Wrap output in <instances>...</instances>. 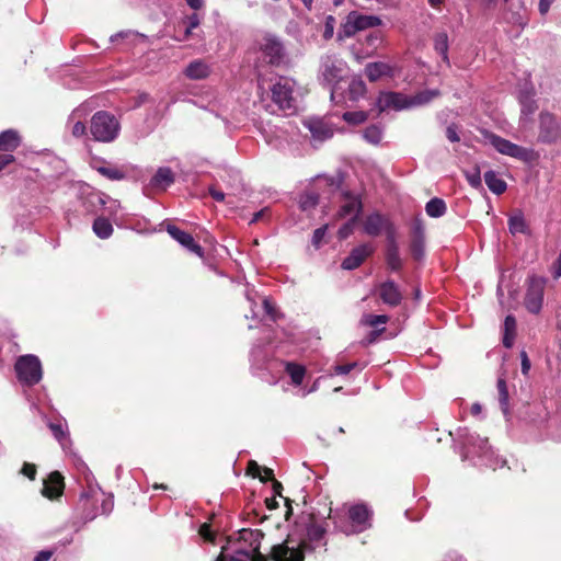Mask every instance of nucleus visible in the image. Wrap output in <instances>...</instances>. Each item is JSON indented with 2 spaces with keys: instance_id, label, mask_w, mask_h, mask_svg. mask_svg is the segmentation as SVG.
<instances>
[{
  "instance_id": "12",
  "label": "nucleus",
  "mask_w": 561,
  "mask_h": 561,
  "mask_svg": "<svg viewBox=\"0 0 561 561\" xmlns=\"http://www.w3.org/2000/svg\"><path fill=\"white\" fill-rule=\"evenodd\" d=\"M304 125L317 140L332 138L335 133L334 125L325 117H308L304 121Z\"/></svg>"
},
{
  "instance_id": "30",
  "label": "nucleus",
  "mask_w": 561,
  "mask_h": 561,
  "mask_svg": "<svg viewBox=\"0 0 561 561\" xmlns=\"http://www.w3.org/2000/svg\"><path fill=\"white\" fill-rule=\"evenodd\" d=\"M516 333V320L513 316H506L504 320V335H503V345L507 348H511L514 344Z\"/></svg>"
},
{
  "instance_id": "31",
  "label": "nucleus",
  "mask_w": 561,
  "mask_h": 561,
  "mask_svg": "<svg viewBox=\"0 0 561 561\" xmlns=\"http://www.w3.org/2000/svg\"><path fill=\"white\" fill-rule=\"evenodd\" d=\"M425 210L430 217L439 218L445 215L447 206L442 198L434 197L426 203Z\"/></svg>"
},
{
  "instance_id": "44",
  "label": "nucleus",
  "mask_w": 561,
  "mask_h": 561,
  "mask_svg": "<svg viewBox=\"0 0 561 561\" xmlns=\"http://www.w3.org/2000/svg\"><path fill=\"white\" fill-rule=\"evenodd\" d=\"M99 172L110 180H122L124 178V173L114 168L101 167Z\"/></svg>"
},
{
  "instance_id": "59",
  "label": "nucleus",
  "mask_w": 561,
  "mask_h": 561,
  "mask_svg": "<svg viewBox=\"0 0 561 561\" xmlns=\"http://www.w3.org/2000/svg\"><path fill=\"white\" fill-rule=\"evenodd\" d=\"M85 134V126L83 123L81 122H78L75 124L73 128H72V135L76 137V138H80L82 137L83 135Z\"/></svg>"
},
{
  "instance_id": "38",
  "label": "nucleus",
  "mask_w": 561,
  "mask_h": 561,
  "mask_svg": "<svg viewBox=\"0 0 561 561\" xmlns=\"http://www.w3.org/2000/svg\"><path fill=\"white\" fill-rule=\"evenodd\" d=\"M424 240L425 238H412L411 240V253L417 261L424 256Z\"/></svg>"
},
{
  "instance_id": "37",
  "label": "nucleus",
  "mask_w": 561,
  "mask_h": 561,
  "mask_svg": "<svg viewBox=\"0 0 561 561\" xmlns=\"http://www.w3.org/2000/svg\"><path fill=\"white\" fill-rule=\"evenodd\" d=\"M465 174H466V179H467L468 183L472 187H474V188L481 187V185H482L481 170L478 165H474L472 168V170L465 171Z\"/></svg>"
},
{
  "instance_id": "36",
  "label": "nucleus",
  "mask_w": 561,
  "mask_h": 561,
  "mask_svg": "<svg viewBox=\"0 0 561 561\" xmlns=\"http://www.w3.org/2000/svg\"><path fill=\"white\" fill-rule=\"evenodd\" d=\"M300 208L305 211L314 208L318 205V195L313 192H307L300 196Z\"/></svg>"
},
{
  "instance_id": "56",
  "label": "nucleus",
  "mask_w": 561,
  "mask_h": 561,
  "mask_svg": "<svg viewBox=\"0 0 561 561\" xmlns=\"http://www.w3.org/2000/svg\"><path fill=\"white\" fill-rule=\"evenodd\" d=\"M446 137L448 140H460L457 125L453 124L446 128Z\"/></svg>"
},
{
  "instance_id": "10",
  "label": "nucleus",
  "mask_w": 561,
  "mask_h": 561,
  "mask_svg": "<svg viewBox=\"0 0 561 561\" xmlns=\"http://www.w3.org/2000/svg\"><path fill=\"white\" fill-rule=\"evenodd\" d=\"M545 286L546 279L543 277L531 276L529 278L525 297V307L529 312L538 313L541 310Z\"/></svg>"
},
{
  "instance_id": "17",
  "label": "nucleus",
  "mask_w": 561,
  "mask_h": 561,
  "mask_svg": "<svg viewBox=\"0 0 561 561\" xmlns=\"http://www.w3.org/2000/svg\"><path fill=\"white\" fill-rule=\"evenodd\" d=\"M264 59L271 65H278L283 58V45L273 37H265L261 46Z\"/></svg>"
},
{
  "instance_id": "53",
  "label": "nucleus",
  "mask_w": 561,
  "mask_h": 561,
  "mask_svg": "<svg viewBox=\"0 0 561 561\" xmlns=\"http://www.w3.org/2000/svg\"><path fill=\"white\" fill-rule=\"evenodd\" d=\"M263 307L266 312V314L272 319L276 320L277 313L274 305L266 298L263 299Z\"/></svg>"
},
{
  "instance_id": "49",
  "label": "nucleus",
  "mask_w": 561,
  "mask_h": 561,
  "mask_svg": "<svg viewBox=\"0 0 561 561\" xmlns=\"http://www.w3.org/2000/svg\"><path fill=\"white\" fill-rule=\"evenodd\" d=\"M412 238H425L423 222L419 218L412 224Z\"/></svg>"
},
{
  "instance_id": "46",
  "label": "nucleus",
  "mask_w": 561,
  "mask_h": 561,
  "mask_svg": "<svg viewBox=\"0 0 561 561\" xmlns=\"http://www.w3.org/2000/svg\"><path fill=\"white\" fill-rule=\"evenodd\" d=\"M327 230H328V226L324 225L318 229L314 230L313 232V236H312V244L316 247V248H319L325 233H327Z\"/></svg>"
},
{
  "instance_id": "62",
  "label": "nucleus",
  "mask_w": 561,
  "mask_h": 561,
  "mask_svg": "<svg viewBox=\"0 0 561 561\" xmlns=\"http://www.w3.org/2000/svg\"><path fill=\"white\" fill-rule=\"evenodd\" d=\"M260 470H261V468H260V466L255 461L251 460L249 462V465H248V473H250L253 477H259L260 476Z\"/></svg>"
},
{
  "instance_id": "48",
  "label": "nucleus",
  "mask_w": 561,
  "mask_h": 561,
  "mask_svg": "<svg viewBox=\"0 0 561 561\" xmlns=\"http://www.w3.org/2000/svg\"><path fill=\"white\" fill-rule=\"evenodd\" d=\"M495 150L502 154L511 156V151L513 150L514 142H492Z\"/></svg>"
},
{
  "instance_id": "23",
  "label": "nucleus",
  "mask_w": 561,
  "mask_h": 561,
  "mask_svg": "<svg viewBox=\"0 0 561 561\" xmlns=\"http://www.w3.org/2000/svg\"><path fill=\"white\" fill-rule=\"evenodd\" d=\"M362 211V203L357 196H350L347 195L345 197V201L343 205L340 207L339 210V217L345 218L351 217V219L356 220L358 215Z\"/></svg>"
},
{
  "instance_id": "50",
  "label": "nucleus",
  "mask_w": 561,
  "mask_h": 561,
  "mask_svg": "<svg viewBox=\"0 0 561 561\" xmlns=\"http://www.w3.org/2000/svg\"><path fill=\"white\" fill-rule=\"evenodd\" d=\"M21 473L27 477L30 480H34L36 476V467L33 463L24 462Z\"/></svg>"
},
{
  "instance_id": "26",
  "label": "nucleus",
  "mask_w": 561,
  "mask_h": 561,
  "mask_svg": "<svg viewBox=\"0 0 561 561\" xmlns=\"http://www.w3.org/2000/svg\"><path fill=\"white\" fill-rule=\"evenodd\" d=\"M484 182L489 190L496 195L503 194L507 188L506 182L492 170L484 173Z\"/></svg>"
},
{
  "instance_id": "33",
  "label": "nucleus",
  "mask_w": 561,
  "mask_h": 561,
  "mask_svg": "<svg viewBox=\"0 0 561 561\" xmlns=\"http://www.w3.org/2000/svg\"><path fill=\"white\" fill-rule=\"evenodd\" d=\"M496 388H497V392H499V402H500L501 410L506 415L508 413V408H510L508 390H507L506 381L503 377H499Z\"/></svg>"
},
{
  "instance_id": "43",
  "label": "nucleus",
  "mask_w": 561,
  "mask_h": 561,
  "mask_svg": "<svg viewBox=\"0 0 561 561\" xmlns=\"http://www.w3.org/2000/svg\"><path fill=\"white\" fill-rule=\"evenodd\" d=\"M382 136V129L378 125H370L365 129V140H379Z\"/></svg>"
},
{
  "instance_id": "40",
  "label": "nucleus",
  "mask_w": 561,
  "mask_h": 561,
  "mask_svg": "<svg viewBox=\"0 0 561 561\" xmlns=\"http://www.w3.org/2000/svg\"><path fill=\"white\" fill-rule=\"evenodd\" d=\"M343 118L345 122L352 125H358L364 123L367 119L366 112L358 111V112H346L343 114Z\"/></svg>"
},
{
  "instance_id": "52",
  "label": "nucleus",
  "mask_w": 561,
  "mask_h": 561,
  "mask_svg": "<svg viewBox=\"0 0 561 561\" xmlns=\"http://www.w3.org/2000/svg\"><path fill=\"white\" fill-rule=\"evenodd\" d=\"M335 25V19L332 15L327 16L325 19V30H324V37L330 38L333 35Z\"/></svg>"
},
{
  "instance_id": "5",
  "label": "nucleus",
  "mask_w": 561,
  "mask_h": 561,
  "mask_svg": "<svg viewBox=\"0 0 561 561\" xmlns=\"http://www.w3.org/2000/svg\"><path fill=\"white\" fill-rule=\"evenodd\" d=\"M272 100L278 108L286 114H293L298 108V95L296 82L286 77H280L271 88Z\"/></svg>"
},
{
  "instance_id": "13",
  "label": "nucleus",
  "mask_w": 561,
  "mask_h": 561,
  "mask_svg": "<svg viewBox=\"0 0 561 561\" xmlns=\"http://www.w3.org/2000/svg\"><path fill=\"white\" fill-rule=\"evenodd\" d=\"M272 559L274 561H304L305 553L300 547L289 546V540L272 548Z\"/></svg>"
},
{
  "instance_id": "57",
  "label": "nucleus",
  "mask_w": 561,
  "mask_h": 561,
  "mask_svg": "<svg viewBox=\"0 0 561 561\" xmlns=\"http://www.w3.org/2000/svg\"><path fill=\"white\" fill-rule=\"evenodd\" d=\"M520 360H522V363H520L522 373H523V375H527L530 370V360L525 351H522V353H520Z\"/></svg>"
},
{
  "instance_id": "51",
  "label": "nucleus",
  "mask_w": 561,
  "mask_h": 561,
  "mask_svg": "<svg viewBox=\"0 0 561 561\" xmlns=\"http://www.w3.org/2000/svg\"><path fill=\"white\" fill-rule=\"evenodd\" d=\"M199 25V19H198V15L197 14H192L190 18H188V24L185 28V38H188L191 33H192V30L197 27Z\"/></svg>"
},
{
  "instance_id": "27",
  "label": "nucleus",
  "mask_w": 561,
  "mask_h": 561,
  "mask_svg": "<svg viewBox=\"0 0 561 561\" xmlns=\"http://www.w3.org/2000/svg\"><path fill=\"white\" fill-rule=\"evenodd\" d=\"M510 157L520 160L525 163H533L538 160L539 154L531 148L522 147L514 142V147Z\"/></svg>"
},
{
  "instance_id": "25",
  "label": "nucleus",
  "mask_w": 561,
  "mask_h": 561,
  "mask_svg": "<svg viewBox=\"0 0 561 561\" xmlns=\"http://www.w3.org/2000/svg\"><path fill=\"white\" fill-rule=\"evenodd\" d=\"M391 73V67L385 62H369L365 67V75L371 81L375 82L383 76Z\"/></svg>"
},
{
  "instance_id": "64",
  "label": "nucleus",
  "mask_w": 561,
  "mask_h": 561,
  "mask_svg": "<svg viewBox=\"0 0 561 561\" xmlns=\"http://www.w3.org/2000/svg\"><path fill=\"white\" fill-rule=\"evenodd\" d=\"M51 557V551H48V550H43V551H39L35 558H34V561H48Z\"/></svg>"
},
{
  "instance_id": "32",
  "label": "nucleus",
  "mask_w": 561,
  "mask_h": 561,
  "mask_svg": "<svg viewBox=\"0 0 561 561\" xmlns=\"http://www.w3.org/2000/svg\"><path fill=\"white\" fill-rule=\"evenodd\" d=\"M93 231L99 238L107 239L113 233V226L107 219L99 217L93 222Z\"/></svg>"
},
{
  "instance_id": "21",
  "label": "nucleus",
  "mask_w": 561,
  "mask_h": 561,
  "mask_svg": "<svg viewBox=\"0 0 561 561\" xmlns=\"http://www.w3.org/2000/svg\"><path fill=\"white\" fill-rule=\"evenodd\" d=\"M184 75L191 80H203L210 75V67L205 60L196 59L186 66Z\"/></svg>"
},
{
  "instance_id": "63",
  "label": "nucleus",
  "mask_w": 561,
  "mask_h": 561,
  "mask_svg": "<svg viewBox=\"0 0 561 561\" xmlns=\"http://www.w3.org/2000/svg\"><path fill=\"white\" fill-rule=\"evenodd\" d=\"M554 0H540L539 1V12L545 15L548 13L549 9H550V5L551 3L553 2Z\"/></svg>"
},
{
  "instance_id": "18",
  "label": "nucleus",
  "mask_w": 561,
  "mask_h": 561,
  "mask_svg": "<svg viewBox=\"0 0 561 561\" xmlns=\"http://www.w3.org/2000/svg\"><path fill=\"white\" fill-rule=\"evenodd\" d=\"M388 228H390L389 219L378 213L369 215L364 222V231L371 237L379 236Z\"/></svg>"
},
{
  "instance_id": "2",
  "label": "nucleus",
  "mask_w": 561,
  "mask_h": 561,
  "mask_svg": "<svg viewBox=\"0 0 561 561\" xmlns=\"http://www.w3.org/2000/svg\"><path fill=\"white\" fill-rule=\"evenodd\" d=\"M263 536L259 529H242L239 540L232 546L222 547L215 561H266L260 552Z\"/></svg>"
},
{
  "instance_id": "28",
  "label": "nucleus",
  "mask_w": 561,
  "mask_h": 561,
  "mask_svg": "<svg viewBox=\"0 0 561 561\" xmlns=\"http://www.w3.org/2000/svg\"><path fill=\"white\" fill-rule=\"evenodd\" d=\"M282 364L285 366V370L289 375L293 385L300 386L306 375V368L293 362H284Z\"/></svg>"
},
{
  "instance_id": "34",
  "label": "nucleus",
  "mask_w": 561,
  "mask_h": 561,
  "mask_svg": "<svg viewBox=\"0 0 561 561\" xmlns=\"http://www.w3.org/2000/svg\"><path fill=\"white\" fill-rule=\"evenodd\" d=\"M387 265L391 271H398L402 266V261L399 253V248L392 245V248H387L386 253Z\"/></svg>"
},
{
  "instance_id": "20",
  "label": "nucleus",
  "mask_w": 561,
  "mask_h": 561,
  "mask_svg": "<svg viewBox=\"0 0 561 561\" xmlns=\"http://www.w3.org/2000/svg\"><path fill=\"white\" fill-rule=\"evenodd\" d=\"M64 490V478L55 471L48 476V479L44 482L43 495L48 499H56L61 495Z\"/></svg>"
},
{
  "instance_id": "4",
  "label": "nucleus",
  "mask_w": 561,
  "mask_h": 561,
  "mask_svg": "<svg viewBox=\"0 0 561 561\" xmlns=\"http://www.w3.org/2000/svg\"><path fill=\"white\" fill-rule=\"evenodd\" d=\"M373 511L365 503H356L347 510V522L341 523L335 519L334 524L346 535L359 534L371 527Z\"/></svg>"
},
{
  "instance_id": "19",
  "label": "nucleus",
  "mask_w": 561,
  "mask_h": 561,
  "mask_svg": "<svg viewBox=\"0 0 561 561\" xmlns=\"http://www.w3.org/2000/svg\"><path fill=\"white\" fill-rule=\"evenodd\" d=\"M381 300L389 306H398L402 300V294L393 280H387L379 287Z\"/></svg>"
},
{
  "instance_id": "58",
  "label": "nucleus",
  "mask_w": 561,
  "mask_h": 561,
  "mask_svg": "<svg viewBox=\"0 0 561 561\" xmlns=\"http://www.w3.org/2000/svg\"><path fill=\"white\" fill-rule=\"evenodd\" d=\"M385 232L387 233V241H388L387 248H392V245L398 247L396 237H394V228L391 222H390V228L386 229Z\"/></svg>"
},
{
  "instance_id": "47",
  "label": "nucleus",
  "mask_w": 561,
  "mask_h": 561,
  "mask_svg": "<svg viewBox=\"0 0 561 561\" xmlns=\"http://www.w3.org/2000/svg\"><path fill=\"white\" fill-rule=\"evenodd\" d=\"M355 221L354 219H350L346 224H344L340 229H339V238L340 239H346L352 232H353V229H354V225H355Z\"/></svg>"
},
{
  "instance_id": "29",
  "label": "nucleus",
  "mask_w": 561,
  "mask_h": 561,
  "mask_svg": "<svg viewBox=\"0 0 561 561\" xmlns=\"http://www.w3.org/2000/svg\"><path fill=\"white\" fill-rule=\"evenodd\" d=\"M534 93L530 91H523L519 94V102L522 106V116L526 118L529 115H533L537 110V104L534 100Z\"/></svg>"
},
{
  "instance_id": "39",
  "label": "nucleus",
  "mask_w": 561,
  "mask_h": 561,
  "mask_svg": "<svg viewBox=\"0 0 561 561\" xmlns=\"http://www.w3.org/2000/svg\"><path fill=\"white\" fill-rule=\"evenodd\" d=\"M389 318L385 314H365L362 321L369 327L377 328L386 324Z\"/></svg>"
},
{
  "instance_id": "15",
  "label": "nucleus",
  "mask_w": 561,
  "mask_h": 561,
  "mask_svg": "<svg viewBox=\"0 0 561 561\" xmlns=\"http://www.w3.org/2000/svg\"><path fill=\"white\" fill-rule=\"evenodd\" d=\"M373 252H374V248L370 244H368V243L360 244L351 251V253L343 260L341 266H342V268L347 270V271L355 270Z\"/></svg>"
},
{
  "instance_id": "8",
  "label": "nucleus",
  "mask_w": 561,
  "mask_h": 561,
  "mask_svg": "<svg viewBox=\"0 0 561 561\" xmlns=\"http://www.w3.org/2000/svg\"><path fill=\"white\" fill-rule=\"evenodd\" d=\"M15 373L18 379L27 386L36 385L43 377L42 364L35 355H22L16 359Z\"/></svg>"
},
{
  "instance_id": "14",
  "label": "nucleus",
  "mask_w": 561,
  "mask_h": 561,
  "mask_svg": "<svg viewBox=\"0 0 561 561\" xmlns=\"http://www.w3.org/2000/svg\"><path fill=\"white\" fill-rule=\"evenodd\" d=\"M167 231L174 240H176L182 247L187 249L190 252L198 255L199 257L204 255L202 247L195 242L194 238L190 233L182 231L176 226L171 224L167 226Z\"/></svg>"
},
{
  "instance_id": "60",
  "label": "nucleus",
  "mask_w": 561,
  "mask_h": 561,
  "mask_svg": "<svg viewBox=\"0 0 561 561\" xmlns=\"http://www.w3.org/2000/svg\"><path fill=\"white\" fill-rule=\"evenodd\" d=\"M209 194L210 196L217 201V202H224L225 201V193L217 190L215 186L209 187Z\"/></svg>"
},
{
  "instance_id": "22",
  "label": "nucleus",
  "mask_w": 561,
  "mask_h": 561,
  "mask_svg": "<svg viewBox=\"0 0 561 561\" xmlns=\"http://www.w3.org/2000/svg\"><path fill=\"white\" fill-rule=\"evenodd\" d=\"M174 182V173L170 168H159L151 178L149 185L157 190H167Z\"/></svg>"
},
{
  "instance_id": "3",
  "label": "nucleus",
  "mask_w": 561,
  "mask_h": 561,
  "mask_svg": "<svg viewBox=\"0 0 561 561\" xmlns=\"http://www.w3.org/2000/svg\"><path fill=\"white\" fill-rule=\"evenodd\" d=\"M437 90H424L414 95H408L401 92L386 91L380 92L376 105L380 112L404 111L428 104L437 98Z\"/></svg>"
},
{
  "instance_id": "42",
  "label": "nucleus",
  "mask_w": 561,
  "mask_h": 561,
  "mask_svg": "<svg viewBox=\"0 0 561 561\" xmlns=\"http://www.w3.org/2000/svg\"><path fill=\"white\" fill-rule=\"evenodd\" d=\"M355 368H357L360 371L364 368V366L357 362H353L345 365H335L333 367V373L330 375H347Z\"/></svg>"
},
{
  "instance_id": "16",
  "label": "nucleus",
  "mask_w": 561,
  "mask_h": 561,
  "mask_svg": "<svg viewBox=\"0 0 561 561\" xmlns=\"http://www.w3.org/2000/svg\"><path fill=\"white\" fill-rule=\"evenodd\" d=\"M541 140H553L561 137V126L558 119L550 113L540 114Z\"/></svg>"
},
{
  "instance_id": "24",
  "label": "nucleus",
  "mask_w": 561,
  "mask_h": 561,
  "mask_svg": "<svg viewBox=\"0 0 561 561\" xmlns=\"http://www.w3.org/2000/svg\"><path fill=\"white\" fill-rule=\"evenodd\" d=\"M508 230L512 234L529 233L528 224L524 217V214L520 210L515 211L508 218Z\"/></svg>"
},
{
  "instance_id": "9",
  "label": "nucleus",
  "mask_w": 561,
  "mask_h": 561,
  "mask_svg": "<svg viewBox=\"0 0 561 561\" xmlns=\"http://www.w3.org/2000/svg\"><path fill=\"white\" fill-rule=\"evenodd\" d=\"M346 72V62L335 55H327L321 58L319 79L328 85L342 80Z\"/></svg>"
},
{
  "instance_id": "1",
  "label": "nucleus",
  "mask_w": 561,
  "mask_h": 561,
  "mask_svg": "<svg viewBox=\"0 0 561 561\" xmlns=\"http://www.w3.org/2000/svg\"><path fill=\"white\" fill-rule=\"evenodd\" d=\"M454 440L460 446L462 460H471L476 466H484L493 470L503 467L506 460L500 458L488 447V439L481 438L468 428H458Z\"/></svg>"
},
{
  "instance_id": "6",
  "label": "nucleus",
  "mask_w": 561,
  "mask_h": 561,
  "mask_svg": "<svg viewBox=\"0 0 561 561\" xmlns=\"http://www.w3.org/2000/svg\"><path fill=\"white\" fill-rule=\"evenodd\" d=\"M118 119L105 111L96 112L91 119V133L94 140H114L119 133Z\"/></svg>"
},
{
  "instance_id": "55",
  "label": "nucleus",
  "mask_w": 561,
  "mask_h": 561,
  "mask_svg": "<svg viewBox=\"0 0 561 561\" xmlns=\"http://www.w3.org/2000/svg\"><path fill=\"white\" fill-rule=\"evenodd\" d=\"M20 136L16 130L14 129H8L2 133H0V141L3 140H19Z\"/></svg>"
},
{
  "instance_id": "41",
  "label": "nucleus",
  "mask_w": 561,
  "mask_h": 561,
  "mask_svg": "<svg viewBox=\"0 0 561 561\" xmlns=\"http://www.w3.org/2000/svg\"><path fill=\"white\" fill-rule=\"evenodd\" d=\"M366 91V85L360 79H354L350 83L351 99L356 100L362 96Z\"/></svg>"
},
{
  "instance_id": "45",
  "label": "nucleus",
  "mask_w": 561,
  "mask_h": 561,
  "mask_svg": "<svg viewBox=\"0 0 561 561\" xmlns=\"http://www.w3.org/2000/svg\"><path fill=\"white\" fill-rule=\"evenodd\" d=\"M198 534L205 541H208V542L215 541L216 534L211 530L210 526L206 523L199 527Z\"/></svg>"
},
{
  "instance_id": "11",
  "label": "nucleus",
  "mask_w": 561,
  "mask_h": 561,
  "mask_svg": "<svg viewBox=\"0 0 561 561\" xmlns=\"http://www.w3.org/2000/svg\"><path fill=\"white\" fill-rule=\"evenodd\" d=\"M278 363L276 360L268 359L267 351L262 346H254L251 351V367L255 375H257L261 379L266 382L274 385L276 383L275 378H267L263 370H271Z\"/></svg>"
},
{
  "instance_id": "54",
  "label": "nucleus",
  "mask_w": 561,
  "mask_h": 561,
  "mask_svg": "<svg viewBox=\"0 0 561 561\" xmlns=\"http://www.w3.org/2000/svg\"><path fill=\"white\" fill-rule=\"evenodd\" d=\"M49 428L51 430L56 439H58L59 442H61L62 438L66 436L61 424L50 423Z\"/></svg>"
},
{
  "instance_id": "7",
  "label": "nucleus",
  "mask_w": 561,
  "mask_h": 561,
  "mask_svg": "<svg viewBox=\"0 0 561 561\" xmlns=\"http://www.w3.org/2000/svg\"><path fill=\"white\" fill-rule=\"evenodd\" d=\"M381 23V19L376 15H365L357 11H351L342 23L337 36L340 39L351 37L359 31L377 27Z\"/></svg>"
},
{
  "instance_id": "35",
  "label": "nucleus",
  "mask_w": 561,
  "mask_h": 561,
  "mask_svg": "<svg viewBox=\"0 0 561 561\" xmlns=\"http://www.w3.org/2000/svg\"><path fill=\"white\" fill-rule=\"evenodd\" d=\"M435 50L442 56L443 60L448 64V37L446 33H438L435 36Z\"/></svg>"
},
{
  "instance_id": "61",
  "label": "nucleus",
  "mask_w": 561,
  "mask_h": 561,
  "mask_svg": "<svg viewBox=\"0 0 561 561\" xmlns=\"http://www.w3.org/2000/svg\"><path fill=\"white\" fill-rule=\"evenodd\" d=\"M13 161H14V157L12 154H10V153L1 154L0 156V171Z\"/></svg>"
}]
</instances>
